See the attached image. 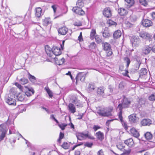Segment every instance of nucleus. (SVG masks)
Listing matches in <instances>:
<instances>
[{
	"label": "nucleus",
	"mask_w": 155,
	"mask_h": 155,
	"mask_svg": "<svg viewBox=\"0 0 155 155\" xmlns=\"http://www.w3.org/2000/svg\"><path fill=\"white\" fill-rule=\"evenodd\" d=\"M58 125L62 130H64L65 129V127L67 126V124H59Z\"/></svg>",
	"instance_id": "obj_44"
},
{
	"label": "nucleus",
	"mask_w": 155,
	"mask_h": 155,
	"mask_svg": "<svg viewBox=\"0 0 155 155\" xmlns=\"http://www.w3.org/2000/svg\"><path fill=\"white\" fill-rule=\"evenodd\" d=\"M124 60L125 62L127 63V67H128L130 62V59L127 57H126L124 58Z\"/></svg>",
	"instance_id": "obj_37"
},
{
	"label": "nucleus",
	"mask_w": 155,
	"mask_h": 155,
	"mask_svg": "<svg viewBox=\"0 0 155 155\" xmlns=\"http://www.w3.org/2000/svg\"><path fill=\"white\" fill-rule=\"evenodd\" d=\"M103 15L107 18H109L111 16V12L110 8L109 7L105 8L103 12Z\"/></svg>",
	"instance_id": "obj_8"
},
{
	"label": "nucleus",
	"mask_w": 155,
	"mask_h": 155,
	"mask_svg": "<svg viewBox=\"0 0 155 155\" xmlns=\"http://www.w3.org/2000/svg\"><path fill=\"white\" fill-rule=\"evenodd\" d=\"M51 23L50 19L49 18H45L43 20V24L45 26H47Z\"/></svg>",
	"instance_id": "obj_33"
},
{
	"label": "nucleus",
	"mask_w": 155,
	"mask_h": 155,
	"mask_svg": "<svg viewBox=\"0 0 155 155\" xmlns=\"http://www.w3.org/2000/svg\"><path fill=\"white\" fill-rule=\"evenodd\" d=\"M72 11L77 14L80 15H83L84 14V12L81 9V8L75 7L73 8Z\"/></svg>",
	"instance_id": "obj_6"
},
{
	"label": "nucleus",
	"mask_w": 155,
	"mask_h": 155,
	"mask_svg": "<svg viewBox=\"0 0 155 155\" xmlns=\"http://www.w3.org/2000/svg\"><path fill=\"white\" fill-rule=\"evenodd\" d=\"M97 155H104L103 152L102 150H100L98 152Z\"/></svg>",
	"instance_id": "obj_63"
},
{
	"label": "nucleus",
	"mask_w": 155,
	"mask_h": 155,
	"mask_svg": "<svg viewBox=\"0 0 155 155\" xmlns=\"http://www.w3.org/2000/svg\"><path fill=\"white\" fill-rule=\"evenodd\" d=\"M130 18L132 21H135L137 20V18L135 15H132L130 16Z\"/></svg>",
	"instance_id": "obj_48"
},
{
	"label": "nucleus",
	"mask_w": 155,
	"mask_h": 155,
	"mask_svg": "<svg viewBox=\"0 0 155 155\" xmlns=\"http://www.w3.org/2000/svg\"><path fill=\"white\" fill-rule=\"evenodd\" d=\"M130 150L129 149L128 150H124L123 151L124 152V154H125L126 155H128L130 153Z\"/></svg>",
	"instance_id": "obj_55"
},
{
	"label": "nucleus",
	"mask_w": 155,
	"mask_h": 155,
	"mask_svg": "<svg viewBox=\"0 0 155 155\" xmlns=\"http://www.w3.org/2000/svg\"><path fill=\"white\" fill-rule=\"evenodd\" d=\"M76 7L82 8L84 6V3L82 0H78L76 3Z\"/></svg>",
	"instance_id": "obj_34"
},
{
	"label": "nucleus",
	"mask_w": 155,
	"mask_h": 155,
	"mask_svg": "<svg viewBox=\"0 0 155 155\" xmlns=\"http://www.w3.org/2000/svg\"><path fill=\"white\" fill-rule=\"evenodd\" d=\"M88 138V139L91 140H94L95 139L94 137H93L91 134L89 133L86 134V138Z\"/></svg>",
	"instance_id": "obj_40"
},
{
	"label": "nucleus",
	"mask_w": 155,
	"mask_h": 155,
	"mask_svg": "<svg viewBox=\"0 0 155 155\" xmlns=\"http://www.w3.org/2000/svg\"><path fill=\"white\" fill-rule=\"evenodd\" d=\"M25 88H28V91H29V92H31L32 94H34L35 91H34V90L32 88H28L26 86H25Z\"/></svg>",
	"instance_id": "obj_56"
},
{
	"label": "nucleus",
	"mask_w": 155,
	"mask_h": 155,
	"mask_svg": "<svg viewBox=\"0 0 155 155\" xmlns=\"http://www.w3.org/2000/svg\"><path fill=\"white\" fill-rule=\"evenodd\" d=\"M21 91H23V87L19 84L18 83L16 82L14 84Z\"/></svg>",
	"instance_id": "obj_39"
},
{
	"label": "nucleus",
	"mask_w": 155,
	"mask_h": 155,
	"mask_svg": "<svg viewBox=\"0 0 155 155\" xmlns=\"http://www.w3.org/2000/svg\"><path fill=\"white\" fill-rule=\"evenodd\" d=\"M129 120L131 123H135L137 122V118L135 114H133L129 116Z\"/></svg>",
	"instance_id": "obj_23"
},
{
	"label": "nucleus",
	"mask_w": 155,
	"mask_h": 155,
	"mask_svg": "<svg viewBox=\"0 0 155 155\" xmlns=\"http://www.w3.org/2000/svg\"><path fill=\"white\" fill-rule=\"evenodd\" d=\"M130 41L133 46L138 47L140 42V39L135 36H133L130 39Z\"/></svg>",
	"instance_id": "obj_4"
},
{
	"label": "nucleus",
	"mask_w": 155,
	"mask_h": 155,
	"mask_svg": "<svg viewBox=\"0 0 155 155\" xmlns=\"http://www.w3.org/2000/svg\"><path fill=\"white\" fill-rule=\"evenodd\" d=\"M61 146L65 149H67L68 147V143L67 142H65Z\"/></svg>",
	"instance_id": "obj_46"
},
{
	"label": "nucleus",
	"mask_w": 155,
	"mask_h": 155,
	"mask_svg": "<svg viewBox=\"0 0 155 155\" xmlns=\"http://www.w3.org/2000/svg\"><path fill=\"white\" fill-rule=\"evenodd\" d=\"M76 136L78 140H82L86 138V134L83 133H78L76 134Z\"/></svg>",
	"instance_id": "obj_16"
},
{
	"label": "nucleus",
	"mask_w": 155,
	"mask_h": 155,
	"mask_svg": "<svg viewBox=\"0 0 155 155\" xmlns=\"http://www.w3.org/2000/svg\"><path fill=\"white\" fill-rule=\"evenodd\" d=\"M128 3L130 4V5L132 6L134 5V0H125Z\"/></svg>",
	"instance_id": "obj_50"
},
{
	"label": "nucleus",
	"mask_w": 155,
	"mask_h": 155,
	"mask_svg": "<svg viewBox=\"0 0 155 155\" xmlns=\"http://www.w3.org/2000/svg\"><path fill=\"white\" fill-rule=\"evenodd\" d=\"M68 31V29L67 28L64 27L59 28L58 32L60 34L62 35H65L66 34Z\"/></svg>",
	"instance_id": "obj_14"
},
{
	"label": "nucleus",
	"mask_w": 155,
	"mask_h": 155,
	"mask_svg": "<svg viewBox=\"0 0 155 155\" xmlns=\"http://www.w3.org/2000/svg\"><path fill=\"white\" fill-rule=\"evenodd\" d=\"M93 143H89V142H86L84 144V146L86 147H91L93 145Z\"/></svg>",
	"instance_id": "obj_49"
},
{
	"label": "nucleus",
	"mask_w": 155,
	"mask_h": 155,
	"mask_svg": "<svg viewBox=\"0 0 155 155\" xmlns=\"http://www.w3.org/2000/svg\"><path fill=\"white\" fill-rule=\"evenodd\" d=\"M74 25L75 26H79L81 25L82 24H81V22H80L79 21L78 22H75L74 23Z\"/></svg>",
	"instance_id": "obj_60"
},
{
	"label": "nucleus",
	"mask_w": 155,
	"mask_h": 155,
	"mask_svg": "<svg viewBox=\"0 0 155 155\" xmlns=\"http://www.w3.org/2000/svg\"><path fill=\"white\" fill-rule=\"evenodd\" d=\"M130 104V102L128 99L125 97L123 98L122 104H120L117 107L119 109L120 111H121L122 114V110L124 108H127L129 107Z\"/></svg>",
	"instance_id": "obj_2"
},
{
	"label": "nucleus",
	"mask_w": 155,
	"mask_h": 155,
	"mask_svg": "<svg viewBox=\"0 0 155 155\" xmlns=\"http://www.w3.org/2000/svg\"><path fill=\"white\" fill-rule=\"evenodd\" d=\"M140 37L146 39H149L151 38V35L146 32H143L140 34Z\"/></svg>",
	"instance_id": "obj_13"
},
{
	"label": "nucleus",
	"mask_w": 155,
	"mask_h": 155,
	"mask_svg": "<svg viewBox=\"0 0 155 155\" xmlns=\"http://www.w3.org/2000/svg\"><path fill=\"white\" fill-rule=\"evenodd\" d=\"M35 16L38 18L40 17L42 14V9L40 7L36 8L35 10Z\"/></svg>",
	"instance_id": "obj_27"
},
{
	"label": "nucleus",
	"mask_w": 155,
	"mask_h": 155,
	"mask_svg": "<svg viewBox=\"0 0 155 155\" xmlns=\"http://www.w3.org/2000/svg\"><path fill=\"white\" fill-rule=\"evenodd\" d=\"M29 79L31 81L33 82H35L36 81L35 78L30 74H29Z\"/></svg>",
	"instance_id": "obj_42"
},
{
	"label": "nucleus",
	"mask_w": 155,
	"mask_h": 155,
	"mask_svg": "<svg viewBox=\"0 0 155 155\" xmlns=\"http://www.w3.org/2000/svg\"><path fill=\"white\" fill-rule=\"evenodd\" d=\"M150 101H153L155 100V93H153L149 97Z\"/></svg>",
	"instance_id": "obj_41"
},
{
	"label": "nucleus",
	"mask_w": 155,
	"mask_h": 155,
	"mask_svg": "<svg viewBox=\"0 0 155 155\" xmlns=\"http://www.w3.org/2000/svg\"><path fill=\"white\" fill-rule=\"evenodd\" d=\"M118 13L121 16L126 15L128 13L127 9L123 8H120L118 9Z\"/></svg>",
	"instance_id": "obj_24"
},
{
	"label": "nucleus",
	"mask_w": 155,
	"mask_h": 155,
	"mask_svg": "<svg viewBox=\"0 0 155 155\" xmlns=\"http://www.w3.org/2000/svg\"><path fill=\"white\" fill-rule=\"evenodd\" d=\"M122 33L120 31L117 30L115 31L113 34V38L114 39H117L120 38L121 35Z\"/></svg>",
	"instance_id": "obj_26"
},
{
	"label": "nucleus",
	"mask_w": 155,
	"mask_h": 155,
	"mask_svg": "<svg viewBox=\"0 0 155 155\" xmlns=\"http://www.w3.org/2000/svg\"><path fill=\"white\" fill-rule=\"evenodd\" d=\"M118 116L121 122L122 125L125 128H126L127 127V125L126 122L123 120L122 114H121V111H119V112L118 114Z\"/></svg>",
	"instance_id": "obj_19"
},
{
	"label": "nucleus",
	"mask_w": 155,
	"mask_h": 155,
	"mask_svg": "<svg viewBox=\"0 0 155 155\" xmlns=\"http://www.w3.org/2000/svg\"><path fill=\"white\" fill-rule=\"evenodd\" d=\"M7 132L5 125L2 124L0 125V141L3 140Z\"/></svg>",
	"instance_id": "obj_3"
},
{
	"label": "nucleus",
	"mask_w": 155,
	"mask_h": 155,
	"mask_svg": "<svg viewBox=\"0 0 155 155\" xmlns=\"http://www.w3.org/2000/svg\"><path fill=\"white\" fill-rule=\"evenodd\" d=\"M53 53L55 56L60 55L61 54V49L59 47L56 46L53 47Z\"/></svg>",
	"instance_id": "obj_9"
},
{
	"label": "nucleus",
	"mask_w": 155,
	"mask_h": 155,
	"mask_svg": "<svg viewBox=\"0 0 155 155\" xmlns=\"http://www.w3.org/2000/svg\"><path fill=\"white\" fill-rule=\"evenodd\" d=\"M95 40L97 43H99L101 41V39L100 38L99 36L98 35H96L95 37Z\"/></svg>",
	"instance_id": "obj_47"
},
{
	"label": "nucleus",
	"mask_w": 155,
	"mask_h": 155,
	"mask_svg": "<svg viewBox=\"0 0 155 155\" xmlns=\"http://www.w3.org/2000/svg\"><path fill=\"white\" fill-rule=\"evenodd\" d=\"M57 7V5H54L51 6V8L53 9L54 13H55L56 12Z\"/></svg>",
	"instance_id": "obj_54"
},
{
	"label": "nucleus",
	"mask_w": 155,
	"mask_h": 155,
	"mask_svg": "<svg viewBox=\"0 0 155 155\" xmlns=\"http://www.w3.org/2000/svg\"><path fill=\"white\" fill-rule=\"evenodd\" d=\"M145 103V101L144 99L142 98H140L139 99V104H144Z\"/></svg>",
	"instance_id": "obj_59"
},
{
	"label": "nucleus",
	"mask_w": 155,
	"mask_h": 155,
	"mask_svg": "<svg viewBox=\"0 0 155 155\" xmlns=\"http://www.w3.org/2000/svg\"><path fill=\"white\" fill-rule=\"evenodd\" d=\"M78 40L80 41H82L83 40L81 32H80V35L78 37Z\"/></svg>",
	"instance_id": "obj_58"
},
{
	"label": "nucleus",
	"mask_w": 155,
	"mask_h": 155,
	"mask_svg": "<svg viewBox=\"0 0 155 155\" xmlns=\"http://www.w3.org/2000/svg\"><path fill=\"white\" fill-rule=\"evenodd\" d=\"M95 87L94 84L90 83L88 87V91L89 92H92L95 89Z\"/></svg>",
	"instance_id": "obj_30"
},
{
	"label": "nucleus",
	"mask_w": 155,
	"mask_h": 155,
	"mask_svg": "<svg viewBox=\"0 0 155 155\" xmlns=\"http://www.w3.org/2000/svg\"><path fill=\"white\" fill-rule=\"evenodd\" d=\"M59 62H58L59 64H58L59 65L62 64L64 62V58H62L60 59V60H59Z\"/></svg>",
	"instance_id": "obj_52"
},
{
	"label": "nucleus",
	"mask_w": 155,
	"mask_h": 155,
	"mask_svg": "<svg viewBox=\"0 0 155 155\" xmlns=\"http://www.w3.org/2000/svg\"><path fill=\"white\" fill-rule=\"evenodd\" d=\"M45 51L48 56L51 57L53 54V48H51L49 46L46 45L45 46Z\"/></svg>",
	"instance_id": "obj_12"
},
{
	"label": "nucleus",
	"mask_w": 155,
	"mask_h": 155,
	"mask_svg": "<svg viewBox=\"0 0 155 155\" xmlns=\"http://www.w3.org/2000/svg\"><path fill=\"white\" fill-rule=\"evenodd\" d=\"M151 50V47H150V45L146 46L143 48V53L145 54H147L150 52Z\"/></svg>",
	"instance_id": "obj_18"
},
{
	"label": "nucleus",
	"mask_w": 155,
	"mask_h": 155,
	"mask_svg": "<svg viewBox=\"0 0 155 155\" xmlns=\"http://www.w3.org/2000/svg\"><path fill=\"white\" fill-rule=\"evenodd\" d=\"M76 106L78 107H82V104L79 103H75Z\"/></svg>",
	"instance_id": "obj_62"
},
{
	"label": "nucleus",
	"mask_w": 155,
	"mask_h": 155,
	"mask_svg": "<svg viewBox=\"0 0 155 155\" xmlns=\"http://www.w3.org/2000/svg\"><path fill=\"white\" fill-rule=\"evenodd\" d=\"M117 147L119 150L121 151H124V144L121 143H118L117 145Z\"/></svg>",
	"instance_id": "obj_29"
},
{
	"label": "nucleus",
	"mask_w": 155,
	"mask_h": 155,
	"mask_svg": "<svg viewBox=\"0 0 155 155\" xmlns=\"http://www.w3.org/2000/svg\"><path fill=\"white\" fill-rule=\"evenodd\" d=\"M142 24L144 27H147L151 26L152 24V23L150 20L146 19L142 20Z\"/></svg>",
	"instance_id": "obj_11"
},
{
	"label": "nucleus",
	"mask_w": 155,
	"mask_h": 155,
	"mask_svg": "<svg viewBox=\"0 0 155 155\" xmlns=\"http://www.w3.org/2000/svg\"><path fill=\"white\" fill-rule=\"evenodd\" d=\"M96 30L94 29H92L91 30V32L90 34V38L91 39H93L96 36Z\"/></svg>",
	"instance_id": "obj_36"
},
{
	"label": "nucleus",
	"mask_w": 155,
	"mask_h": 155,
	"mask_svg": "<svg viewBox=\"0 0 155 155\" xmlns=\"http://www.w3.org/2000/svg\"><path fill=\"white\" fill-rule=\"evenodd\" d=\"M64 137V134L61 132H60L59 134V138L58 140V141L60 143L61 142V140Z\"/></svg>",
	"instance_id": "obj_38"
},
{
	"label": "nucleus",
	"mask_w": 155,
	"mask_h": 155,
	"mask_svg": "<svg viewBox=\"0 0 155 155\" xmlns=\"http://www.w3.org/2000/svg\"><path fill=\"white\" fill-rule=\"evenodd\" d=\"M86 75V74H83L82 72L79 73L76 77V83H77L79 80L82 82L84 81L85 80Z\"/></svg>",
	"instance_id": "obj_5"
},
{
	"label": "nucleus",
	"mask_w": 155,
	"mask_h": 155,
	"mask_svg": "<svg viewBox=\"0 0 155 155\" xmlns=\"http://www.w3.org/2000/svg\"><path fill=\"white\" fill-rule=\"evenodd\" d=\"M101 127L99 126L94 125L93 127V129L94 130V131H96L98 129L100 128Z\"/></svg>",
	"instance_id": "obj_61"
},
{
	"label": "nucleus",
	"mask_w": 155,
	"mask_h": 155,
	"mask_svg": "<svg viewBox=\"0 0 155 155\" xmlns=\"http://www.w3.org/2000/svg\"><path fill=\"white\" fill-rule=\"evenodd\" d=\"M113 108L112 107L101 108L98 110L97 113L100 116L104 117H108L112 115L111 112Z\"/></svg>",
	"instance_id": "obj_1"
},
{
	"label": "nucleus",
	"mask_w": 155,
	"mask_h": 155,
	"mask_svg": "<svg viewBox=\"0 0 155 155\" xmlns=\"http://www.w3.org/2000/svg\"><path fill=\"white\" fill-rule=\"evenodd\" d=\"M118 87L120 89H123L124 87V84L123 82H121L119 84Z\"/></svg>",
	"instance_id": "obj_51"
},
{
	"label": "nucleus",
	"mask_w": 155,
	"mask_h": 155,
	"mask_svg": "<svg viewBox=\"0 0 155 155\" xmlns=\"http://www.w3.org/2000/svg\"><path fill=\"white\" fill-rule=\"evenodd\" d=\"M152 124V121L149 119H144L140 122V124L143 126H149Z\"/></svg>",
	"instance_id": "obj_7"
},
{
	"label": "nucleus",
	"mask_w": 155,
	"mask_h": 155,
	"mask_svg": "<svg viewBox=\"0 0 155 155\" xmlns=\"http://www.w3.org/2000/svg\"><path fill=\"white\" fill-rule=\"evenodd\" d=\"M95 135L97 138L101 141H102L104 138V134L100 131L97 132L95 134Z\"/></svg>",
	"instance_id": "obj_21"
},
{
	"label": "nucleus",
	"mask_w": 155,
	"mask_h": 155,
	"mask_svg": "<svg viewBox=\"0 0 155 155\" xmlns=\"http://www.w3.org/2000/svg\"><path fill=\"white\" fill-rule=\"evenodd\" d=\"M124 143L130 147H132L134 145V142L132 138H129L124 141Z\"/></svg>",
	"instance_id": "obj_22"
},
{
	"label": "nucleus",
	"mask_w": 155,
	"mask_h": 155,
	"mask_svg": "<svg viewBox=\"0 0 155 155\" xmlns=\"http://www.w3.org/2000/svg\"><path fill=\"white\" fill-rule=\"evenodd\" d=\"M151 15L153 19L155 18V12H153L151 14Z\"/></svg>",
	"instance_id": "obj_64"
},
{
	"label": "nucleus",
	"mask_w": 155,
	"mask_h": 155,
	"mask_svg": "<svg viewBox=\"0 0 155 155\" xmlns=\"http://www.w3.org/2000/svg\"><path fill=\"white\" fill-rule=\"evenodd\" d=\"M19 82L20 84L23 85L28 83V81L27 78H24L20 79Z\"/></svg>",
	"instance_id": "obj_31"
},
{
	"label": "nucleus",
	"mask_w": 155,
	"mask_h": 155,
	"mask_svg": "<svg viewBox=\"0 0 155 155\" xmlns=\"http://www.w3.org/2000/svg\"><path fill=\"white\" fill-rule=\"evenodd\" d=\"M109 24L110 25H116L117 24L116 23L111 20H110L109 22Z\"/></svg>",
	"instance_id": "obj_57"
},
{
	"label": "nucleus",
	"mask_w": 155,
	"mask_h": 155,
	"mask_svg": "<svg viewBox=\"0 0 155 155\" xmlns=\"http://www.w3.org/2000/svg\"><path fill=\"white\" fill-rule=\"evenodd\" d=\"M147 73V70L145 68H142L140 70V74L139 75L140 77L142 76L143 75H146Z\"/></svg>",
	"instance_id": "obj_35"
},
{
	"label": "nucleus",
	"mask_w": 155,
	"mask_h": 155,
	"mask_svg": "<svg viewBox=\"0 0 155 155\" xmlns=\"http://www.w3.org/2000/svg\"><path fill=\"white\" fill-rule=\"evenodd\" d=\"M103 36L106 38H108L110 37V35L107 28H106L102 32Z\"/></svg>",
	"instance_id": "obj_25"
},
{
	"label": "nucleus",
	"mask_w": 155,
	"mask_h": 155,
	"mask_svg": "<svg viewBox=\"0 0 155 155\" xmlns=\"http://www.w3.org/2000/svg\"><path fill=\"white\" fill-rule=\"evenodd\" d=\"M144 136L147 140H150L152 137V135L150 132H147L144 134Z\"/></svg>",
	"instance_id": "obj_32"
},
{
	"label": "nucleus",
	"mask_w": 155,
	"mask_h": 155,
	"mask_svg": "<svg viewBox=\"0 0 155 155\" xmlns=\"http://www.w3.org/2000/svg\"><path fill=\"white\" fill-rule=\"evenodd\" d=\"M46 91H47V93L48 94L49 96L50 97H52L53 96V93L49 89H46Z\"/></svg>",
	"instance_id": "obj_45"
},
{
	"label": "nucleus",
	"mask_w": 155,
	"mask_h": 155,
	"mask_svg": "<svg viewBox=\"0 0 155 155\" xmlns=\"http://www.w3.org/2000/svg\"><path fill=\"white\" fill-rule=\"evenodd\" d=\"M6 102L10 105H15L16 104V101L13 97H11L9 96L6 98Z\"/></svg>",
	"instance_id": "obj_10"
},
{
	"label": "nucleus",
	"mask_w": 155,
	"mask_h": 155,
	"mask_svg": "<svg viewBox=\"0 0 155 155\" xmlns=\"http://www.w3.org/2000/svg\"><path fill=\"white\" fill-rule=\"evenodd\" d=\"M139 2L140 4L144 6H146L147 5L146 0H139Z\"/></svg>",
	"instance_id": "obj_43"
},
{
	"label": "nucleus",
	"mask_w": 155,
	"mask_h": 155,
	"mask_svg": "<svg viewBox=\"0 0 155 155\" xmlns=\"http://www.w3.org/2000/svg\"><path fill=\"white\" fill-rule=\"evenodd\" d=\"M130 131L131 134L134 137L137 138L139 137L140 134L139 132L135 128H132Z\"/></svg>",
	"instance_id": "obj_15"
},
{
	"label": "nucleus",
	"mask_w": 155,
	"mask_h": 155,
	"mask_svg": "<svg viewBox=\"0 0 155 155\" xmlns=\"http://www.w3.org/2000/svg\"><path fill=\"white\" fill-rule=\"evenodd\" d=\"M104 88L103 87H100L97 88V95L103 97L104 94Z\"/></svg>",
	"instance_id": "obj_17"
},
{
	"label": "nucleus",
	"mask_w": 155,
	"mask_h": 155,
	"mask_svg": "<svg viewBox=\"0 0 155 155\" xmlns=\"http://www.w3.org/2000/svg\"><path fill=\"white\" fill-rule=\"evenodd\" d=\"M107 51V53L106 54L107 56L109 57L112 55V52L111 51V49L110 50H109L108 51Z\"/></svg>",
	"instance_id": "obj_53"
},
{
	"label": "nucleus",
	"mask_w": 155,
	"mask_h": 155,
	"mask_svg": "<svg viewBox=\"0 0 155 155\" xmlns=\"http://www.w3.org/2000/svg\"><path fill=\"white\" fill-rule=\"evenodd\" d=\"M68 109L71 113L74 114L76 112V108L74 105L71 103H70L68 105Z\"/></svg>",
	"instance_id": "obj_28"
},
{
	"label": "nucleus",
	"mask_w": 155,
	"mask_h": 155,
	"mask_svg": "<svg viewBox=\"0 0 155 155\" xmlns=\"http://www.w3.org/2000/svg\"><path fill=\"white\" fill-rule=\"evenodd\" d=\"M102 46L103 47V49L106 51H108L111 49L110 45L106 42H104L102 43Z\"/></svg>",
	"instance_id": "obj_20"
}]
</instances>
